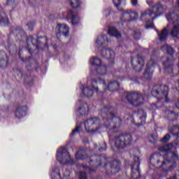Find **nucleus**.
<instances>
[{"instance_id": "obj_8", "label": "nucleus", "mask_w": 179, "mask_h": 179, "mask_svg": "<svg viewBox=\"0 0 179 179\" xmlns=\"http://www.w3.org/2000/svg\"><path fill=\"white\" fill-rule=\"evenodd\" d=\"M92 85L91 87L86 86L83 89V94L85 97H93V94L94 92L98 94L99 93H101V92L99 90V87H95L94 85H93V83H96V84L99 83V85L102 84L103 86H106V80H104V79H101V78L100 77H98L97 79L92 80Z\"/></svg>"}, {"instance_id": "obj_32", "label": "nucleus", "mask_w": 179, "mask_h": 179, "mask_svg": "<svg viewBox=\"0 0 179 179\" xmlns=\"http://www.w3.org/2000/svg\"><path fill=\"white\" fill-rule=\"evenodd\" d=\"M90 65L92 66H96L98 68H100L101 65V59L100 58L97 57H93L92 59H90Z\"/></svg>"}, {"instance_id": "obj_9", "label": "nucleus", "mask_w": 179, "mask_h": 179, "mask_svg": "<svg viewBox=\"0 0 179 179\" xmlns=\"http://www.w3.org/2000/svg\"><path fill=\"white\" fill-rule=\"evenodd\" d=\"M103 167L106 170L105 174H106V176H113L117 174V173H120V171L121 170V162L113 160L106 162Z\"/></svg>"}, {"instance_id": "obj_38", "label": "nucleus", "mask_w": 179, "mask_h": 179, "mask_svg": "<svg viewBox=\"0 0 179 179\" xmlns=\"http://www.w3.org/2000/svg\"><path fill=\"white\" fill-rule=\"evenodd\" d=\"M113 3L114 6H115L117 9V10H119L120 12H122L124 10V8L121 7L122 0H113Z\"/></svg>"}, {"instance_id": "obj_20", "label": "nucleus", "mask_w": 179, "mask_h": 179, "mask_svg": "<svg viewBox=\"0 0 179 179\" xmlns=\"http://www.w3.org/2000/svg\"><path fill=\"white\" fill-rule=\"evenodd\" d=\"M9 65V57L5 51L0 50V68L5 69Z\"/></svg>"}, {"instance_id": "obj_13", "label": "nucleus", "mask_w": 179, "mask_h": 179, "mask_svg": "<svg viewBox=\"0 0 179 179\" xmlns=\"http://www.w3.org/2000/svg\"><path fill=\"white\" fill-rule=\"evenodd\" d=\"M131 66L136 72H141L143 67L145 66V62L143 61V57L139 55H137L136 57H131Z\"/></svg>"}, {"instance_id": "obj_48", "label": "nucleus", "mask_w": 179, "mask_h": 179, "mask_svg": "<svg viewBox=\"0 0 179 179\" xmlns=\"http://www.w3.org/2000/svg\"><path fill=\"white\" fill-rule=\"evenodd\" d=\"M145 29H155V30H156V27H155L154 24H147L145 26Z\"/></svg>"}, {"instance_id": "obj_11", "label": "nucleus", "mask_w": 179, "mask_h": 179, "mask_svg": "<svg viewBox=\"0 0 179 179\" xmlns=\"http://www.w3.org/2000/svg\"><path fill=\"white\" fill-rule=\"evenodd\" d=\"M126 99L131 106L135 107L143 104V96L139 92H127Z\"/></svg>"}, {"instance_id": "obj_30", "label": "nucleus", "mask_w": 179, "mask_h": 179, "mask_svg": "<svg viewBox=\"0 0 179 179\" xmlns=\"http://www.w3.org/2000/svg\"><path fill=\"white\" fill-rule=\"evenodd\" d=\"M166 17L171 23H176L179 19L178 15L176 14L174 12L167 13Z\"/></svg>"}, {"instance_id": "obj_49", "label": "nucleus", "mask_w": 179, "mask_h": 179, "mask_svg": "<svg viewBox=\"0 0 179 179\" xmlns=\"http://www.w3.org/2000/svg\"><path fill=\"white\" fill-rule=\"evenodd\" d=\"M131 5L133 6H136L138 5V0H131Z\"/></svg>"}, {"instance_id": "obj_23", "label": "nucleus", "mask_w": 179, "mask_h": 179, "mask_svg": "<svg viewBox=\"0 0 179 179\" xmlns=\"http://www.w3.org/2000/svg\"><path fill=\"white\" fill-rule=\"evenodd\" d=\"M162 65L164 66V72H166V73H173L174 72L173 62L170 60V58L167 57L166 61L162 62Z\"/></svg>"}, {"instance_id": "obj_52", "label": "nucleus", "mask_w": 179, "mask_h": 179, "mask_svg": "<svg viewBox=\"0 0 179 179\" xmlns=\"http://www.w3.org/2000/svg\"><path fill=\"white\" fill-rule=\"evenodd\" d=\"M29 54H31V52H33V50H31V49H29Z\"/></svg>"}, {"instance_id": "obj_55", "label": "nucleus", "mask_w": 179, "mask_h": 179, "mask_svg": "<svg viewBox=\"0 0 179 179\" xmlns=\"http://www.w3.org/2000/svg\"><path fill=\"white\" fill-rule=\"evenodd\" d=\"M150 142H152V143H153V142H155V141H150Z\"/></svg>"}, {"instance_id": "obj_26", "label": "nucleus", "mask_w": 179, "mask_h": 179, "mask_svg": "<svg viewBox=\"0 0 179 179\" xmlns=\"http://www.w3.org/2000/svg\"><path fill=\"white\" fill-rule=\"evenodd\" d=\"M80 104V107L79 109L80 115H87L89 114V106H87V103L84 102L83 101H79Z\"/></svg>"}, {"instance_id": "obj_51", "label": "nucleus", "mask_w": 179, "mask_h": 179, "mask_svg": "<svg viewBox=\"0 0 179 179\" xmlns=\"http://www.w3.org/2000/svg\"><path fill=\"white\" fill-rule=\"evenodd\" d=\"M167 179H177V176L174 175L171 178H168Z\"/></svg>"}, {"instance_id": "obj_4", "label": "nucleus", "mask_w": 179, "mask_h": 179, "mask_svg": "<svg viewBox=\"0 0 179 179\" xmlns=\"http://www.w3.org/2000/svg\"><path fill=\"white\" fill-rule=\"evenodd\" d=\"M101 57L108 59L109 64L108 66H101L96 69V72L98 75H106L107 71H108V68H111V66H114L115 64L114 62L115 52L111 49H103L101 52Z\"/></svg>"}, {"instance_id": "obj_12", "label": "nucleus", "mask_w": 179, "mask_h": 179, "mask_svg": "<svg viewBox=\"0 0 179 179\" xmlns=\"http://www.w3.org/2000/svg\"><path fill=\"white\" fill-rule=\"evenodd\" d=\"M141 159L138 156H134V163L131 165V179H139L142 177L141 174Z\"/></svg>"}, {"instance_id": "obj_33", "label": "nucleus", "mask_w": 179, "mask_h": 179, "mask_svg": "<svg viewBox=\"0 0 179 179\" xmlns=\"http://www.w3.org/2000/svg\"><path fill=\"white\" fill-rule=\"evenodd\" d=\"M150 163L156 166V164H159L160 163V159H159V155L157 154H152L150 157Z\"/></svg>"}, {"instance_id": "obj_25", "label": "nucleus", "mask_w": 179, "mask_h": 179, "mask_svg": "<svg viewBox=\"0 0 179 179\" xmlns=\"http://www.w3.org/2000/svg\"><path fill=\"white\" fill-rule=\"evenodd\" d=\"M120 83L117 82L116 80H113V81H110L106 89H105V92L106 90H109V92H117V90H118V89H120Z\"/></svg>"}, {"instance_id": "obj_46", "label": "nucleus", "mask_w": 179, "mask_h": 179, "mask_svg": "<svg viewBox=\"0 0 179 179\" xmlns=\"http://www.w3.org/2000/svg\"><path fill=\"white\" fill-rule=\"evenodd\" d=\"M104 150H107V143H103L102 146L99 148V152H104Z\"/></svg>"}, {"instance_id": "obj_53", "label": "nucleus", "mask_w": 179, "mask_h": 179, "mask_svg": "<svg viewBox=\"0 0 179 179\" xmlns=\"http://www.w3.org/2000/svg\"><path fill=\"white\" fill-rule=\"evenodd\" d=\"M178 6L179 8V0H177Z\"/></svg>"}, {"instance_id": "obj_40", "label": "nucleus", "mask_w": 179, "mask_h": 179, "mask_svg": "<svg viewBox=\"0 0 179 179\" xmlns=\"http://www.w3.org/2000/svg\"><path fill=\"white\" fill-rule=\"evenodd\" d=\"M0 23H6V24H9V18L6 16L5 13L0 12Z\"/></svg>"}, {"instance_id": "obj_17", "label": "nucleus", "mask_w": 179, "mask_h": 179, "mask_svg": "<svg viewBox=\"0 0 179 179\" xmlns=\"http://www.w3.org/2000/svg\"><path fill=\"white\" fill-rule=\"evenodd\" d=\"M155 65L156 63L152 60H150L146 65L145 73H144V78L147 80H150L152 77L153 76V68H155Z\"/></svg>"}, {"instance_id": "obj_27", "label": "nucleus", "mask_w": 179, "mask_h": 179, "mask_svg": "<svg viewBox=\"0 0 179 179\" xmlns=\"http://www.w3.org/2000/svg\"><path fill=\"white\" fill-rule=\"evenodd\" d=\"M138 114H141V113L143 114L142 116L139 117V120L141 121L140 123H135L136 127H143V125H145L146 124V117L147 114L146 112L143 111V109H138L137 110Z\"/></svg>"}, {"instance_id": "obj_34", "label": "nucleus", "mask_w": 179, "mask_h": 179, "mask_svg": "<svg viewBox=\"0 0 179 179\" xmlns=\"http://www.w3.org/2000/svg\"><path fill=\"white\" fill-rule=\"evenodd\" d=\"M167 118L169 121H176L178 118V113H176L173 110H168Z\"/></svg>"}, {"instance_id": "obj_3", "label": "nucleus", "mask_w": 179, "mask_h": 179, "mask_svg": "<svg viewBox=\"0 0 179 179\" xmlns=\"http://www.w3.org/2000/svg\"><path fill=\"white\" fill-rule=\"evenodd\" d=\"M115 108L111 106H105L101 109V115L103 121V126L115 134L120 132L122 125V119L115 116Z\"/></svg>"}, {"instance_id": "obj_5", "label": "nucleus", "mask_w": 179, "mask_h": 179, "mask_svg": "<svg viewBox=\"0 0 179 179\" xmlns=\"http://www.w3.org/2000/svg\"><path fill=\"white\" fill-rule=\"evenodd\" d=\"M169 92L170 89L166 85L155 84L151 90V94L153 97L158 99V100L164 99L165 103L170 101V99H169Z\"/></svg>"}, {"instance_id": "obj_18", "label": "nucleus", "mask_w": 179, "mask_h": 179, "mask_svg": "<svg viewBox=\"0 0 179 179\" xmlns=\"http://www.w3.org/2000/svg\"><path fill=\"white\" fill-rule=\"evenodd\" d=\"M66 17L68 20H71L73 26H76V24H79V23H80V18L79 17V15L75 13L72 10L69 11Z\"/></svg>"}, {"instance_id": "obj_54", "label": "nucleus", "mask_w": 179, "mask_h": 179, "mask_svg": "<svg viewBox=\"0 0 179 179\" xmlns=\"http://www.w3.org/2000/svg\"><path fill=\"white\" fill-rule=\"evenodd\" d=\"M90 170H91V171H94V169H90Z\"/></svg>"}, {"instance_id": "obj_2", "label": "nucleus", "mask_w": 179, "mask_h": 179, "mask_svg": "<svg viewBox=\"0 0 179 179\" xmlns=\"http://www.w3.org/2000/svg\"><path fill=\"white\" fill-rule=\"evenodd\" d=\"M12 34L15 36V40L17 41H20V43L27 41V45H30L31 43L33 47L36 48V50H38V51H40V50L43 51V47H47V43L43 44V43L40 41L41 38H45V40H47V37L39 36L37 38H35L31 35L27 37V34L24 30L20 28H17L13 29L8 35L7 45L5 46V48L8 51L10 55H13V54H16L17 52V47L10 41V36H12Z\"/></svg>"}, {"instance_id": "obj_19", "label": "nucleus", "mask_w": 179, "mask_h": 179, "mask_svg": "<svg viewBox=\"0 0 179 179\" xmlns=\"http://www.w3.org/2000/svg\"><path fill=\"white\" fill-rule=\"evenodd\" d=\"M99 124H100V119L97 117L87 119L84 122L86 131H90V128H92L93 125H97Z\"/></svg>"}, {"instance_id": "obj_7", "label": "nucleus", "mask_w": 179, "mask_h": 179, "mask_svg": "<svg viewBox=\"0 0 179 179\" xmlns=\"http://www.w3.org/2000/svg\"><path fill=\"white\" fill-rule=\"evenodd\" d=\"M134 138L130 134H122L115 137V146L117 149H125L132 144Z\"/></svg>"}, {"instance_id": "obj_16", "label": "nucleus", "mask_w": 179, "mask_h": 179, "mask_svg": "<svg viewBox=\"0 0 179 179\" xmlns=\"http://www.w3.org/2000/svg\"><path fill=\"white\" fill-rule=\"evenodd\" d=\"M138 17V13L129 11L128 10H126L123 12L122 16L121 17L122 22H132V20H136V18Z\"/></svg>"}, {"instance_id": "obj_1", "label": "nucleus", "mask_w": 179, "mask_h": 179, "mask_svg": "<svg viewBox=\"0 0 179 179\" xmlns=\"http://www.w3.org/2000/svg\"><path fill=\"white\" fill-rule=\"evenodd\" d=\"M170 134L173 136H176L177 139L173 143H169L159 147V152L165 153L164 155V161L160 166L164 173L173 171L177 167V162H178V152L173 150V148H179V126L173 125L169 130Z\"/></svg>"}, {"instance_id": "obj_41", "label": "nucleus", "mask_w": 179, "mask_h": 179, "mask_svg": "<svg viewBox=\"0 0 179 179\" xmlns=\"http://www.w3.org/2000/svg\"><path fill=\"white\" fill-rule=\"evenodd\" d=\"M160 107H163V103L160 101L151 103V108H152V110H157L160 108Z\"/></svg>"}, {"instance_id": "obj_35", "label": "nucleus", "mask_w": 179, "mask_h": 179, "mask_svg": "<svg viewBox=\"0 0 179 179\" xmlns=\"http://www.w3.org/2000/svg\"><path fill=\"white\" fill-rule=\"evenodd\" d=\"M101 40H103L104 42H101ZM106 41V42L108 41V38H107V36L101 35L96 38V44H97L98 45L101 44V47H103Z\"/></svg>"}, {"instance_id": "obj_45", "label": "nucleus", "mask_w": 179, "mask_h": 179, "mask_svg": "<svg viewBox=\"0 0 179 179\" xmlns=\"http://www.w3.org/2000/svg\"><path fill=\"white\" fill-rule=\"evenodd\" d=\"M27 26L29 29V30H31V31H33L34 29V26H36V22H29L27 24Z\"/></svg>"}, {"instance_id": "obj_44", "label": "nucleus", "mask_w": 179, "mask_h": 179, "mask_svg": "<svg viewBox=\"0 0 179 179\" xmlns=\"http://www.w3.org/2000/svg\"><path fill=\"white\" fill-rule=\"evenodd\" d=\"M82 130V126L78 125L77 126L75 129L73 130V131L71 132V134H70V136H75V135H76V134H79V132Z\"/></svg>"}, {"instance_id": "obj_22", "label": "nucleus", "mask_w": 179, "mask_h": 179, "mask_svg": "<svg viewBox=\"0 0 179 179\" xmlns=\"http://www.w3.org/2000/svg\"><path fill=\"white\" fill-rule=\"evenodd\" d=\"M27 106H17L15 110V117L17 118H23L27 114Z\"/></svg>"}, {"instance_id": "obj_15", "label": "nucleus", "mask_w": 179, "mask_h": 179, "mask_svg": "<svg viewBox=\"0 0 179 179\" xmlns=\"http://www.w3.org/2000/svg\"><path fill=\"white\" fill-rule=\"evenodd\" d=\"M55 34L57 40H59L61 36L68 37L69 36V27L66 24H57Z\"/></svg>"}, {"instance_id": "obj_42", "label": "nucleus", "mask_w": 179, "mask_h": 179, "mask_svg": "<svg viewBox=\"0 0 179 179\" xmlns=\"http://www.w3.org/2000/svg\"><path fill=\"white\" fill-rule=\"evenodd\" d=\"M133 37L135 40H141L142 37V34L139 30H135L133 34Z\"/></svg>"}, {"instance_id": "obj_39", "label": "nucleus", "mask_w": 179, "mask_h": 179, "mask_svg": "<svg viewBox=\"0 0 179 179\" xmlns=\"http://www.w3.org/2000/svg\"><path fill=\"white\" fill-rule=\"evenodd\" d=\"M70 6L73 9L80 8V0H70Z\"/></svg>"}, {"instance_id": "obj_10", "label": "nucleus", "mask_w": 179, "mask_h": 179, "mask_svg": "<svg viewBox=\"0 0 179 179\" xmlns=\"http://www.w3.org/2000/svg\"><path fill=\"white\" fill-rule=\"evenodd\" d=\"M152 8H153V10H145L141 15V17H143L144 16H146V15L152 17V16H153V15H155L152 17V20H155V19H157V17H159V16H160L163 13V12L164 11V7L163 6L162 3H160V2H158V3H155L152 6Z\"/></svg>"}, {"instance_id": "obj_31", "label": "nucleus", "mask_w": 179, "mask_h": 179, "mask_svg": "<svg viewBox=\"0 0 179 179\" xmlns=\"http://www.w3.org/2000/svg\"><path fill=\"white\" fill-rule=\"evenodd\" d=\"M76 160H85L87 159V155H86V151L83 150H78L76 154Z\"/></svg>"}, {"instance_id": "obj_50", "label": "nucleus", "mask_w": 179, "mask_h": 179, "mask_svg": "<svg viewBox=\"0 0 179 179\" xmlns=\"http://www.w3.org/2000/svg\"><path fill=\"white\" fill-rule=\"evenodd\" d=\"M146 3L148 4L150 6H153V0L146 1Z\"/></svg>"}, {"instance_id": "obj_37", "label": "nucleus", "mask_w": 179, "mask_h": 179, "mask_svg": "<svg viewBox=\"0 0 179 179\" xmlns=\"http://www.w3.org/2000/svg\"><path fill=\"white\" fill-rule=\"evenodd\" d=\"M171 36L174 38L178 37L179 36V25L173 26L172 31H171Z\"/></svg>"}, {"instance_id": "obj_6", "label": "nucleus", "mask_w": 179, "mask_h": 179, "mask_svg": "<svg viewBox=\"0 0 179 179\" xmlns=\"http://www.w3.org/2000/svg\"><path fill=\"white\" fill-rule=\"evenodd\" d=\"M56 159L60 164H75V159H71L66 147H62L57 150Z\"/></svg>"}, {"instance_id": "obj_29", "label": "nucleus", "mask_w": 179, "mask_h": 179, "mask_svg": "<svg viewBox=\"0 0 179 179\" xmlns=\"http://www.w3.org/2000/svg\"><path fill=\"white\" fill-rule=\"evenodd\" d=\"M108 34L110 37H115L116 38H121L122 34L114 27H110L108 30Z\"/></svg>"}, {"instance_id": "obj_24", "label": "nucleus", "mask_w": 179, "mask_h": 179, "mask_svg": "<svg viewBox=\"0 0 179 179\" xmlns=\"http://www.w3.org/2000/svg\"><path fill=\"white\" fill-rule=\"evenodd\" d=\"M22 50H23V48H20L19 52H18V57L20 61H22V62H24V64H27L26 66L27 68L28 66H31V64L33 63V61H34V59H33V56L28 57L25 59L22 57Z\"/></svg>"}, {"instance_id": "obj_28", "label": "nucleus", "mask_w": 179, "mask_h": 179, "mask_svg": "<svg viewBox=\"0 0 179 179\" xmlns=\"http://www.w3.org/2000/svg\"><path fill=\"white\" fill-rule=\"evenodd\" d=\"M155 31L157 32L158 37H159V41H166L167 40V37H169V30L167 29H164L161 33L157 29H155Z\"/></svg>"}, {"instance_id": "obj_36", "label": "nucleus", "mask_w": 179, "mask_h": 179, "mask_svg": "<svg viewBox=\"0 0 179 179\" xmlns=\"http://www.w3.org/2000/svg\"><path fill=\"white\" fill-rule=\"evenodd\" d=\"M162 48H164L166 50V53L168 54V55H170L171 57H173V55H174L176 51L174 50V48H173V47L166 45H164L162 46Z\"/></svg>"}, {"instance_id": "obj_56", "label": "nucleus", "mask_w": 179, "mask_h": 179, "mask_svg": "<svg viewBox=\"0 0 179 179\" xmlns=\"http://www.w3.org/2000/svg\"><path fill=\"white\" fill-rule=\"evenodd\" d=\"M0 9H1V6H0Z\"/></svg>"}, {"instance_id": "obj_43", "label": "nucleus", "mask_w": 179, "mask_h": 179, "mask_svg": "<svg viewBox=\"0 0 179 179\" xmlns=\"http://www.w3.org/2000/svg\"><path fill=\"white\" fill-rule=\"evenodd\" d=\"M171 139V135H170V134H166L163 138H162L160 140V142H162V143H167V142H169L170 140Z\"/></svg>"}, {"instance_id": "obj_47", "label": "nucleus", "mask_w": 179, "mask_h": 179, "mask_svg": "<svg viewBox=\"0 0 179 179\" xmlns=\"http://www.w3.org/2000/svg\"><path fill=\"white\" fill-rule=\"evenodd\" d=\"M15 2L16 0H7L6 5H8V6H12V5H15Z\"/></svg>"}, {"instance_id": "obj_14", "label": "nucleus", "mask_w": 179, "mask_h": 179, "mask_svg": "<svg viewBox=\"0 0 179 179\" xmlns=\"http://www.w3.org/2000/svg\"><path fill=\"white\" fill-rule=\"evenodd\" d=\"M89 160L90 166L94 169H97V167H100L103 164V162L107 160V157L103 155H94L90 157Z\"/></svg>"}, {"instance_id": "obj_21", "label": "nucleus", "mask_w": 179, "mask_h": 179, "mask_svg": "<svg viewBox=\"0 0 179 179\" xmlns=\"http://www.w3.org/2000/svg\"><path fill=\"white\" fill-rule=\"evenodd\" d=\"M14 71L18 78V80H20L24 78V83H27V85H30V83H33V80H31V77L23 74L20 69H16L15 70H14Z\"/></svg>"}]
</instances>
